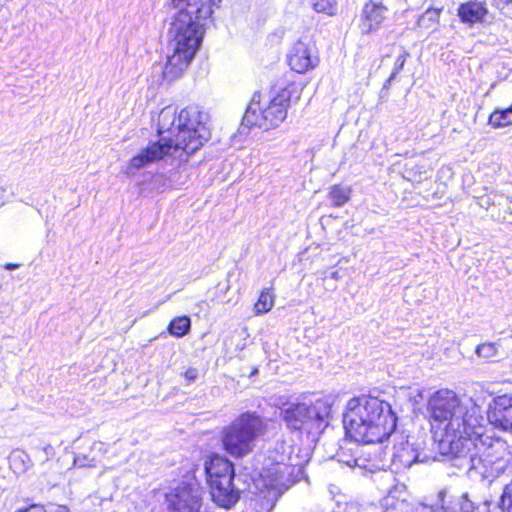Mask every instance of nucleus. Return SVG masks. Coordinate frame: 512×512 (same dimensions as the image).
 <instances>
[{
  "instance_id": "obj_36",
  "label": "nucleus",
  "mask_w": 512,
  "mask_h": 512,
  "mask_svg": "<svg viewBox=\"0 0 512 512\" xmlns=\"http://www.w3.org/2000/svg\"><path fill=\"white\" fill-rule=\"evenodd\" d=\"M19 267L18 264H14V263H7L5 265V269L7 270H14V269H17Z\"/></svg>"
},
{
  "instance_id": "obj_30",
  "label": "nucleus",
  "mask_w": 512,
  "mask_h": 512,
  "mask_svg": "<svg viewBox=\"0 0 512 512\" xmlns=\"http://www.w3.org/2000/svg\"><path fill=\"white\" fill-rule=\"evenodd\" d=\"M409 57V53L402 49L401 53L397 56L396 61L394 63L393 71L388 79V81H392L396 78L397 74L403 69L407 58Z\"/></svg>"
},
{
  "instance_id": "obj_27",
  "label": "nucleus",
  "mask_w": 512,
  "mask_h": 512,
  "mask_svg": "<svg viewBox=\"0 0 512 512\" xmlns=\"http://www.w3.org/2000/svg\"><path fill=\"white\" fill-rule=\"evenodd\" d=\"M498 353V345L496 343H483L476 348L478 357L489 359L496 356Z\"/></svg>"
},
{
  "instance_id": "obj_5",
  "label": "nucleus",
  "mask_w": 512,
  "mask_h": 512,
  "mask_svg": "<svg viewBox=\"0 0 512 512\" xmlns=\"http://www.w3.org/2000/svg\"><path fill=\"white\" fill-rule=\"evenodd\" d=\"M485 429L476 435L468 434L451 447V451L442 453L450 456L456 466L465 468L471 479L493 482L507 467L504 458V443L486 435Z\"/></svg>"
},
{
  "instance_id": "obj_37",
  "label": "nucleus",
  "mask_w": 512,
  "mask_h": 512,
  "mask_svg": "<svg viewBox=\"0 0 512 512\" xmlns=\"http://www.w3.org/2000/svg\"><path fill=\"white\" fill-rule=\"evenodd\" d=\"M5 198V189L0 186V205L4 203Z\"/></svg>"
},
{
  "instance_id": "obj_11",
  "label": "nucleus",
  "mask_w": 512,
  "mask_h": 512,
  "mask_svg": "<svg viewBox=\"0 0 512 512\" xmlns=\"http://www.w3.org/2000/svg\"><path fill=\"white\" fill-rule=\"evenodd\" d=\"M288 64L297 73H306L319 64L318 51L308 38L299 39L289 51Z\"/></svg>"
},
{
  "instance_id": "obj_35",
  "label": "nucleus",
  "mask_w": 512,
  "mask_h": 512,
  "mask_svg": "<svg viewBox=\"0 0 512 512\" xmlns=\"http://www.w3.org/2000/svg\"><path fill=\"white\" fill-rule=\"evenodd\" d=\"M18 512H46V510L43 506L34 504Z\"/></svg>"
},
{
  "instance_id": "obj_38",
  "label": "nucleus",
  "mask_w": 512,
  "mask_h": 512,
  "mask_svg": "<svg viewBox=\"0 0 512 512\" xmlns=\"http://www.w3.org/2000/svg\"><path fill=\"white\" fill-rule=\"evenodd\" d=\"M54 512H70L66 506H58Z\"/></svg>"
},
{
  "instance_id": "obj_9",
  "label": "nucleus",
  "mask_w": 512,
  "mask_h": 512,
  "mask_svg": "<svg viewBox=\"0 0 512 512\" xmlns=\"http://www.w3.org/2000/svg\"><path fill=\"white\" fill-rule=\"evenodd\" d=\"M293 92L297 93L294 87H287L264 105L261 103V94L255 92L247 106L241 127L255 126L264 130L278 127L287 117Z\"/></svg>"
},
{
  "instance_id": "obj_15",
  "label": "nucleus",
  "mask_w": 512,
  "mask_h": 512,
  "mask_svg": "<svg viewBox=\"0 0 512 512\" xmlns=\"http://www.w3.org/2000/svg\"><path fill=\"white\" fill-rule=\"evenodd\" d=\"M205 470L209 483L214 480H222V478H226V480L234 478L233 464L227 458L219 455L210 457L205 464Z\"/></svg>"
},
{
  "instance_id": "obj_32",
  "label": "nucleus",
  "mask_w": 512,
  "mask_h": 512,
  "mask_svg": "<svg viewBox=\"0 0 512 512\" xmlns=\"http://www.w3.org/2000/svg\"><path fill=\"white\" fill-rule=\"evenodd\" d=\"M344 456H345L344 453L338 454L339 462L345 463L348 467H351V468L359 466V463H358L359 459H357L353 456H351L347 459H344Z\"/></svg>"
},
{
  "instance_id": "obj_26",
  "label": "nucleus",
  "mask_w": 512,
  "mask_h": 512,
  "mask_svg": "<svg viewBox=\"0 0 512 512\" xmlns=\"http://www.w3.org/2000/svg\"><path fill=\"white\" fill-rule=\"evenodd\" d=\"M499 507L502 512H512V480L508 482L503 488Z\"/></svg>"
},
{
  "instance_id": "obj_20",
  "label": "nucleus",
  "mask_w": 512,
  "mask_h": 512,
  "mask_svg": "<svg viewBox=\"0 0 512 512\" xmlns=\"http://www.w3.org/2000/svg\"><path fill=\"white\" fill-rule=\"evenodd\" d=\"M191 328V321L188 316H179L174 318L168 327V331L175 337L185 336Z\"/></svg>"
},
{
  "instance_id": "obj_19",
  "label": "nucleus",
  "mask_w": 512,
  "mask_h": 512,
  "mask_svg": "<svg viewBox=\"0 0 512 512\" xmlns=\"http://www.w3.org/2000/svg\"><path fill=\"white\" fill-rule=\"evenodd\" d=\"M10 468L16 474L26 472L32 465L29 455L21 450L14 451L9 457Z\"/></svg>"
},
{
  "instance_id": "obj_33",
  "label": "nucleus",
  "mask_w": 512,
  "mask_h": 512,
  "mask_svg": "<svg viewBox=\"0 0 512 512\" xmlns=\"http://www.w3.org/2000/svg\"><path fill=\"white\" fill-rule=\"evenodd\" d=\"M184 377L188 382L195 381L198 377V370L190 367L184 372Z\"/></svg>"
},
{
  "instance_id": "obj_24",
  "label": "nucleus",
  "mask_w": 512,
  "mask_h": 512,
  "mask_svg": "<svg viewBox=\"0 0 512 512\" xmlns=\"http://www.w3.org/2000/svg\"><path fill=\"white\" fill-rule=\"evenodd\" d=\"M441 9L428 8L418 19V26L425 29H432L439 22Z\"/></svg>"
},
{
  "instance_id": "obj_22",
  "label": "nucleus",
  "mask_w": 512,
  "mask_h": 512,
  "mask_svg": "<svg viewBox=\"0 0 512 512\" xmlns=\"http://www.w3.org/2000/svg\"><path fill=\"white\" fill-rule=\"evenodd\" d=\"M489 124L494 128L512 125V110H495L489 117Z\"/></svg>"
},
{
  "instance_id": "obj_28",
  "label": "nucleus",
  "mask_w": 512,
  "mask_h": 512,
  "mask_svg": "<svg viewBox=\"0 0 512 512\" xmlns=\"http://www.w3.org/2000/svg\"><path fill=\"white\" fill-rule=\"evenodd\" d=\"M418 506L414 507L412 504L405 500H398L392 505L388 506L384 512H417Z\"/></svg>"
},
{
  "instance_id": "obj_25",
  "label": "nucleus",
  "mask_w": 512,
  "mask_h": 512,
  "mask_svg": "<svg viewBox=\"0 0 512 512\" xmlns=\"http://www.w3.org/2000/svg\"><path fill=\"white\" fill-rule=\"evenodd\" d=\"M313 9L318 13L333 15L336 13V3L334 0H311Z\"/></svg>"
},
{
  "instance_id": "obj_17",
  "label": "nucleus",
  "mask_w": 512,
  "mask_h": 512,
  "mask_svg": "<svg viewBox=\"0 0 512 512\" xmlns=\"http://www.w3.org/2000/svg\"><path fill=\"white\" fill-rule=\"evenodd\" d=\"M419 454L408 442L394 446L392 465L397 469H406L418 461Z\"/></svg>"
},
{
  "instance_id": "obj_2",
  "label": "nucleus",
  "mask_w": 512,
  "mask_h": 512,
  "mask_svg": "<svg viewBox=\"0 0 512 512\" xmlns=\"http://www.w3.org/2000/svg\"><path fill=\"white\" fill-rule=\"evenodd\" d=\"M178 10L168 29V55L163 78L173 81L190 65L200 47L205 21L213 13V0H171Z\"/></svg>"
},
{
  "instance_id": "obj_40",
  "label": "nucleus",
  "mask_w": 512,
  "mask_h": 512,
  "mask_svg": "<svg viewBox=\"0 0 512 512\" xmlns=\"http://www.w3.org/2000/svg\"><path fill=\"white\" fill-rule=\"evenodd\" d=\"M508 209L510 210V212L512 213V201L510 202L509 206H508Z\"/></svg>"
},
{
  "instance_id": "obj_23",
  "label": "nucleus",
  "mask_w": 512,
  "mask_h": 512,
  "mask_svg": "<svg viewBox=\"0 0 512 512\" xmlns=\"http://www.w3.org/2000/svg\"><path fill=\"white\" fill-rule=\"evenodd\" d=\"M350 194L351 189L349 187L334 185L330 190L329 198L334 206L341 207L348 202Z\"/></svg>"
},
{
  "instance_id": "obj_29",
  "label": "nucleus",
  "mask_w": 512,
  "mask_h": 512,
  "mask_svg": "<svg viewBox=\"0 0 512 512\" xmlns=\"http://www.w3.org/2000/svg\"><path fill=\"white\" fill-rule=\"evenodd\" d=\"M459 505L460 512H480L479 504L473 501L468 493L462 494Z\"/></svg>"
},
{
  "instance_id": "obj_4",
  "label": "nucleus",
  "mask_w": 512,
  "mask_h": 512,
  "mask_svg": "<svg viewBox=\"0 0 512 512\" xmlns=\"http://www.w3.org/2000/svg\"><path fill=\"white\" fill-rule=\"evenodd\" d=\"M397 417L391 405L377 397L359 396L350 399L343 413L347 436L365 444L380 443L396 429Z\"/></svg>"
},
{
  "instance_id": "obj_12",
  "label": "nucleus",
  "mask_w": 512,
  "mask_h": 512,
  "mask_svg": "<svg viewBox=\"0 0 512 512\" xmlns=\"http://www.w3.org/2000/svg\"><path fill=\"white\" fill-rule=\"evenodd\" d=\"M496 428L512 433V395H500L493 399L487 415Z\"/></svg>"
},
{
  "instance_id": "obj_10",
  "label": "nucleus",
  "mask_w": 512,
  "mask_h": 512,
  "mask_svg": "<svg viewBox=\"0 0 512 512\" xmlns=\"http://www.w3.org/2000/svg\"><path fill=\"white\" fill-rule=\"evenodd\" d=\"M170 512H201V491L196 484H181L166 494Z\"/></svg>"
},
{
  "instance_id": "obj_18",
  "label": "nucleus",
  "mask_w": 512,
  "mask_h": 512,
  "mask_svg": "<svg viewBox=\"0 0 512 512\" xmlns=\"http://www.w3.org/2000/svg\"><path fill=\"white\" fill-rule=\"evenodd\" d=\"M417 512H455V510L454 507L451 506V501L448 499L447 490L443 489L439 491L434 505H418Z\"/></svg>"
},
{
  "instance_id": "obj_14",
  "label": "nucleus",
  "mask_w": 512,
  "mask_h": 512,
  "mask_svg": "<svg viewBox=\"0 0 512 512\" xmlns=\"http://www.w3.org/2000/svg\"><path fill=\"white\" fill-rule=\"evenodd\" d=\"M386 11V7L380 2L366 3L362 12V32L368 34L379 29L385 20Z\"/></svg>"
},
{
  "instance_id": "obj_39",
  "label": "nucleus",
  "mask_w": 512,
  "mask_h": 512,
  "mask_svg": "<svg viewBox=\"0 0 512 512\" xmlns=\"http://www.w3.org/2000/svg\"><path fill=\"white\" fill-rule=\"evenodd\" d=\"M331 276L333 279H338V277H339L338 272H333Z\"/></svg>"
},
{
  "instance_id": "obj_31",
  "label": "nucleus",
  "mask_w": 512,
  "mask_h": 512,
  "mask_svg": "<svg viewBox=\"0 0 512 512\" xmlns=\"http://www.w3.org/2000/svg\"><path fill=\"white\" fill-rule=\"evenodd\" d=\"M74 466L75 467H80V468H83V467H93V466H95L94 459L93 458H89L86 455L79 454V455L74 457Z\"/></svg>"
},
{
  "instance_id": "obj_34",
  "label": "nucleus",
  "mask_w": 512,
  "mask_h": 512,
  "mask_svg": "<svg viewBox=\"0 0 512 512\" xmlns=\"http://www.w3.org/2000/svg\"><path fill=\"white\" fill-rule=\"evenodd\" d=\"M42 451L45 454V456L42 459L43 461H48L50 459V457H52L54 455V449L50 444L45 445L42 448Z\"/></svg>"
},
{
  "instance_id": "obj_41",
  "label": "nucleus",
  "mask_w": 512,
  "mask_h": 512,
  "mask_svg": "<svg viewBox=\"0 0 512 512\" xmlns=\"http://www.w3.org/2000/svg\"><path fill=\"white\" fill-rule=\"evenodd\" d=\"M509 108L512 110V105Z\"/></svg>"
},
{
  "instance_id": "obj_13",
  "label": "nucleus",
  "mask_w": 512,
  "mask_h": 512,
  "mask_svg": "<svg viewBox=\"0 0 512 512\" xmlns=\"http://www.w3.org/2000/svg\"><path fill=\"white\" fill-rule=\"evenodd\" d=\"M209 484L212 499L218 506L229 509L239 500L240 494L233 486V479L222 478Z\"/></svg>"
},
{
  "instance_id": "obj_6",
  "label": "nucleus",
  "mask_w": 512,
  "mask_h": 512,
  "mask_svg": "<svg viewBox=\"0 0 512 512\" xmlns=\"http://www.w3.org/2000/svg\"><path fill=\"white\" fill-rule=\"evenodd\" d=\"M332 403L329 398L290 404L281 415L288 429L316 439L328 426Z\"/></svg>"
},
{
  "instance_id": "obj_8",
  "label": "nucleus",
  "mask_w": 512,
  "mask_h": 512,
  "mask_svg": "<svg viewBox=\"0 0 512 512\" xmlns=\"http://www.w3.org/2000/svg\"><path fill=\"white\" fill-rule=\"evenodd\" d=\"M265 432V423L255 413L246 412L238 416L221 431L224 450L240 458L252 452L256 440Z\"/></svg>"
},
{
  "instance_id": "obj_7",
  "label": "nucleus",
  "mask_w": 512,
  "mask_h": 512,
  "mask_svg": "<svg viewBox=\"0 0 512 512\" xmlns=\"http://www.w3.org/2000/svg\"><path fill=\"white\" fill-rule=\"evenodd\" d=\"M295 447L286 442H277L269 454L270 466L263 469L261 477L272 489L289 488L303 474L304 460L294 455Z\"/></svg>"
},
{
  "instance_id": "obj_21",
  "label": "nucleus",
  "mask_w": 512,
  "mask_h": 512,
  "mask_svg": "<svg viewBox=\"0 0 512 512\" xmlns=\"http://www.w3.org/2000/svg\"><path fill=\"white\" fill-rule=\"evenodd\" d=\"M274 305V295L270 289H263L259 295L258 301L254 305V312L256 315H261L269 312Z\"/></svg>"
},
{
  "instance_id": "obj_1",
  "label": "nucleus",
  "mask_w": 512,
  "mask_h": 512,
  "mask_svg": "<svg viewBox=\"0 0 512 512\" xmlns=\"http://www.w3.org/2000/svg\"><path fill=\"white\" fill-rule=\"evenodd\" d=\"M208 115L197 105L182 109L179 114L172 106L164 107L158 116L157 132L159 140L150 142L134 156L125 168L127 175L159 161L166 156L187 161L210 137L207 128Z\"/></svg>"
},
{
  "instance_id": "obj_16",
  "label": "nucleus",
  "mask_w": 512,
  "mask_h": 512,
  "mask_svg": "<svg viewBox=\"0 0 512 512\" xmlns=\"http://www.w3.org/2000/svg\"><path fill=\"white\" fill-rule=\"evenodd\" d=\"M488 15V9L484 2L468 1L458 7V16L463 23L474 25L484 23Z\"/></svg>"
},
{
  "instance_id": "obj_3",
  "label": "nucleus",
  "mask_w": 512,
  "mask_h": 512,
  "mask_svg": "<svg viewBox=\"0 0 512 512\" xmlns=\"http://www.w3.org/2000/svg\"><path fill=\"white\" fill-rule=\"evenodd\" d=\"M428 412L441 454L450 452L468 434L480 435L484 430L485 418L480 407L472 400L462 402L449 389L438 390L430 397Z\"/></svg>"
}]
</instances>
